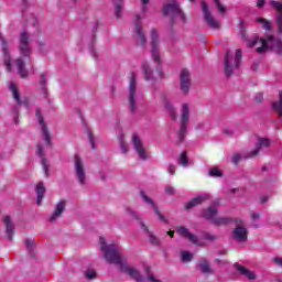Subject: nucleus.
<instances>
[{
	"mask_svg": "<svg viewBox=\"0 0 282 282\" xmlns=\"http://www.w3.org/2000/svg\"><path fill=\"white\" fill-rule=\"evenodd\" d=\"M36 153L39 155V158H41V164H42V169L44 171V175L45 177H50V165L47 164V159L45 158V154L43 153V145L37 144L36 145Z\"/></svg>",
	"mask_w": 282,
	"mask_h": 282,
	"instance_id": "412c9836",
	"label": "nucleus"
},
{
	"mask_svg": "<svg viewBox=\"0 0 282 282\" xmlns=\"http://www.w3.org/2000/svg\"><path fill=\"white\" fill-rule=\"evenodd\" d=\"M260 202H261L262 204H265V202H268V196H262V197L260 198Z\"/></svg>",
	"mask_w": 282,
	"mask_h": 282,
	"instance_id": "680f3d73",
	"label": "nucleus"
},
{
	"mask_svg": "<svg viewBox=\"0 0 282 282\" xmlns=\"http://www.w3.org/2000/svg\"><path fill=\"white\" fill-rule=\"evenodd\" d=\"M258 147L261 149L262 147L268 148L270 147V139L261 138L259 139Z\"/></svg>",
	"mask_w": 282,
	"mask_h": 282,
	"instance_id": "c03bdc74",
	"label": "nucleus"
},
{
	"mask_svg": "<svg viewBox=\"0 0 282 282\" xmlns=\"http://www.w3.org/2000/svg\"><path fill=\"white\" fill-rule=\"evenodd\" d=\"M10 91L13 98L15 99V101L18 102V105H28V102L21 100V95L19 94V87L17 86V84L14 83L10 84Z\"/></svg>",
	"mask_w": 282,
	"mask_h": 282,
	"instance_id": "c85d7f7f",
	"label": "nucleus"
},
{
	"mask_svg": "<svg viewBox=\"0 0 282 282\" xmlns=\"http://www.w3.org/2000/svg\"><path fill=\"white\" fill-rule=\"evenodd\" d=\"M200 239H204L205 241H217V236L208 231H203L200 232Z\"/></svg>",
	"mask_w": 282,
	"mask_h": 282,
	"instance_id": "e433bc0d",
	"label": "nucleus"
},
{
	"mask_svg": "<svg viewBox=\"0 0 282 282\" xmlns=\"http://www.w3.org/2000/svg\"><path fill=\"white\" fill-rule=\"evenodd\" d=\"M202 10H203V17L207 25L212 28L213 30H219V23L215 18L213 17V13H210V9L208 7V3L206 1L200 2Z\"/></svg>",
	"mask_w": 282,
	"mask_h": 282,
	"instance_id": "4468645a",
	"label": "nucleus"
},
{
	"mask_svg": "<svg viewBox=\"0 0 282 282\" xmlns=\"http://www.w3.org/2000/svg\"><path fill=\"white\" fill-rule=\"evenodd\" d=\"M241 48L236 50V56L234 59V65H232V53L230 51H227L225 55V74L228 78L232 76L234 69H238L239 65H241Z\"/></svg>",
	"mask_w": 282,
	"mask_h": 282,
	"instance_id": "0eeeda50",
	"label": "nucleus"
},
{
	"mask_svg": "<svg viewBox=\"0 0 282 282\" xmlns=\"http://www.w3.org/2000/svg\"><path fill=\"white\" fill-rule=\"evenodd\" d=\"M188 120H191V108L188 107V104H183L181 110V127L180 130L176 132V144L178 147L186 142V133H188Z\"/></svg>",
	"mask_w": 282,
	"mask_h": 282,
	"instance_id": "20e7f679",
	"label": "nucleus"
},
{
	"mask_svg": "<svg viewBox=\"0 0 282 282\" xmlns=\"http://www.w3.org/2000/svg\"><path fill=\"white\" fill-rule=\"evenodd\" d=\"M148 280L152 281V282H161L160 280L155 279V276L153 274L149 275Z\"/></svg>",
	"mask_w": 282,
	"mask_h": 282,
	"instance_id": "13d9d810",
	"label": "nucleus"
},
{
	"mask_svg": "<svg viewBox=\"0 0 282 282\" xmlns=\"http://www.w3.org/2000/svg\"><path fill=\"white\" fill-rule=\"evenodd\" d=\"M260 217H261V215L258 214V213H252V214H251V219H252V221H254L256 219H260Z\"/></svg>",
	"mask_w": 282,
	"mask_h": 282,
	"instance_id": "5fc2aeb1",
	"label": "nucleus"
},
{
	"mask_svg": "<svg viewBox=\"0 0 282 282\" xmlns=\"http://www.w3.org/2000/svg\"><path fill=\"white\" fill-rule=\"evenodd\" d=\"M142 70H143L145 80H148V82L153 80V73L151 72V68L149 67V63H147V62L142 63Z\"/></svg>",
	"mask_w": 282,
	"mask_h": 282,
	"instance_id": "2f4dec72",
	"label": "nucleus"
},
{
	"mask_svg": "<svg viewBox=\"0 0 282 282\" xmlns=\"http://www.w3.org/2000/svg\"><path fill=\"white\" fill-rule=\"evenodd\" d=\"M37 206H41V202L45 198V185L43 182H39L35 186Z\"/></svg>",
	"mask_w": 282,
	"mask_h": 282,
	"instance_id": "a878e982",
	"label": "nucleus"
},
{
	"mask_svg": "<svg viewBox=\"0 0 282 282\" xmlns=\"http://www.w3.org/2000/svg\"><path fill=\"white\" fill-rule=\"evenodd\" d=\"M26 250L30 252L31 257H34V250H36V245L34 240L26 239L25 240Z\"/></svg>",
	"mask_w": 282,
	"mask_h": 282,
	"instance_id": "c9c22d12",
	"label": "nucleus"
},
{
	"mask_svg": "<svg viewBox=\"0 0 282 282\" xmlns=\"http://www.w3.org/2000/svg\"><path fill=\"white\" fill-rule=\"evenodd\" d=\"M3 224L6 226V232L9 241H13L14 239V225L12 224V217L6 216L3 219Z\"/></svg>",
	"mask_w": 282,
	"mask_h": 282,
	"instance_id": "5701e85b",
	"label": "nucleus"
},
{
	"mask_svg": "<svg viewBox=\"0 0 282 282\" xmlns=\"http://www.w3.org/2000/svg\"><path fill=\"white\" fill-rule=\"evenodd\" d=\"M254 100H256V102H258V104L263 102V94H262V93H258V94L254 96Z\"/></svg>",
	"mask_w": 282,
	"mask_h": 282,
	"instance_id": "3c124183",
	"label": "nucleus"
},
{
	"mask_svg": "<svg viewBox=\"0 0 282 282\" xmlns=\"http://www.w3.org/2000/svg\"><path fill=\"white\" fill-rule=\"evenodd\" d=\"M140 196L143 199V202H145V204H148L149 206H152V208H153L155 215H158L160 221H163L164 224H166L167 220L164 217V215H162V213L160 212V208H158V205H155V202H153L151 199V197H149L144 191L140 192Z\"/></svg>",
	"mask_w": 282,
	"mask_h": 282,
	"instance_id": "dca6fc26",
	"label": "nucleus"
},
{
	"mask_svg": "<svg viewBox=\"0 0 282 282\" xmlns=\"http://www.w3.org/2000/svg\"><path fill=\"white\" fill-rule=\"evenodd\" d=\"M134 39L137 41V45L143 48L147 47V34L140 24H137L134 28Z\"/></svg>",
	"mask_w": 282,
	"mask_h": 282,
	"instance_id": "6ab92c4d",
	"label": "nucleus"
},
{
	"mask_svg": "<svg viewBox=\"0 0 282 282\" xmlns=\"http://www.w3.org/2000/svg\"><path fill=\"white\" fill-rule=\"evenodd\" d=\"M192 85L191 72L187 68L182 69L180 73L181 94H183V96H188Z\"/></svg>",
	"mask_w": 282,
	"mask_h": 282,
	"instance_id": "9d476101",
	"label": "nucleus"
},
{
	"mask_svg": "<svg viewBox=\"0 0 282 282\" xmlns=\"http://www.w3.org/2000/svg\"><path fill=\"white\" fill-rule=\"evenodd\" d=\"M259 151H261V148L257 145L256 149L249 153L248 158H257V155H259Z\"/></svg>",
	"mask_w": 282,
	"mask_h": 282,
	"instance_id": "09e8293b",
	"label": "nucleus"
},
{
	"mask_svg": "<svg viewBox=\"0 0 282 282\" xmlns=\"http://www.w3.org/2000/svg\"><path fill=\"white\" fill-rule=\"evenodd\" d=\"M256 23H261L263 30H267V32H271L272 31V24L265 18H258V19H256Z\"/></svg>",
	"mask_w": 282,
	"mask_h": 282,
	"instance_id": "72a5a7b5",
	"label": "nucleus"
},
{
	"mask_svg": "<svg viewBox=\"0 0 282 282\" xmlns=\"http://www.w3.org/2000/svg\"><path fill=\"white\" fill-rule=\"evenodd\" d=\"M40 85L43 89V91H47V78H45V74H42L40 79Z\"/></svg>",
	"mask_w": 282,
	"mask_h": 282,
	"instance_id": "a18cd8bd",
	"label": "nucleus"
},
{
	"mask_svg": "<svg viewBox=\"0 0 282 282\" xmlns=\"http://www.w3.org/2000/svg\"><path fill=\"white\" fill-rule=\"evenodd\" d=\"M170 175H175V165H170L167 169Z\"/></svg>",
	"mask_w": 282,
	"mask_h": 282,
	"instance_id": "864d4df0",
	"label": "nucleus"
},
{
	"mask_svg": "<svg viewBox=\"0 0 282 282\" xmlns=\"http://www.w3.org/2000/svg\"><path fill=\"white\" fill-rule=\"evenodd\" d=\"M150 39V45L152 47V56L154 58V63H162V59L160 57V36L158 35V30H151Z\"/></svg>",
	"mask_w": 282,
	"mask_h": 282,
	"instance_id": "9b49d317",
	"label": "nucleus"
},
{
	"mask_svg": "<svg viewBox=\"0 0 282 282\" xmlns=\"http://www.w3.org/2000/svg\"><path fill=\"white\" fill-rule=\"evenodd\" d=\"M165 193H167V195H175V188L167 186L165 187Z\"/></svg>",
	"mask_w": 282,
	"mask_h": 282,
	"instance_id": "603ef678",
	"label": "nucleus"
},
{
	"mask_svg": "<svg viewBox=\"0 0 282 282\" xmlns=\"http://www.w3.org/2000/svg\"><path fill=\"white\" fill-rule=\"evenodd\" d=\"M209 175L210 177H224V173L217 166H214L209 170Z\"/></svg>",
	"mask_w": 282,
	"mask_h": 282,
	"instance_id": "4c0bfd02",
	"label": "nucleus"
},
{
	"mask_svg": "<svg viewBox=\"0 0 282 282\" xmlns=\"http://www.w3.org/2000/svg\"><path fill=\"white\" fill-rule=\"evenodd\" d=\"M206 199H208V196H197L192 198L187 204H185V210H191L192 208L202 206Z\"/></svg>",
	"mask_w": 282,
	"mask_h": 282,
	"instance_id": "b1692460",
	"label": "nucleus"
},
{
	"mask_svg": "<svg viewBox=\"0 0 282 282\" xmlns=\"http://www.w3.org/2000/svg\"><path fill=\"white\" fill-rule=\"evenodd\" d=\"M270 6H272V8H274L278 12L276 14L278 34L282 35V3L280 1L271 0Z\"/></svg>",
	"mask_w": 282,
	"mask_h": 282,
	"instance_id": "aec40b11",
	"label": "nucleus"
},
{
	"mask_svg": "<svg viewBox=\"0 0 282 282\" xmlns=\"http://www.w3.org/2000/svg\"><path fill=\"white\" fill-rule=\"evenodd\" d=\"M99 243L101 246V252H104V257L107 263H113L115 265H119L121 272H124L126 274H129V276H132L135 282H144V275H141L138 269L129 267L126 263V260L120 252V246L115 243L107 245V242H105V238L102 237L99 238Z\"/></svg>",
	"mask_w": 282,
	"mask_h": 282,
	"instance_id": "f257e3e1",
	"label": "nucleus"
},
{
	"mask_svg": "<svg viewBox=\"0 0 282 282\" xmlns=\"http://www.w3.org/2000/svg\"><path fill=\"white\" fill-rule=\"evenodd\" d=\"M131 142L133 144V149L139 155L140 160H149V155L147 154V150L144 149V145L142 144V139L138 133H132Z\"/></svg>",
	"mask_w": 282,
	"mask_h": 282,
	"instance_id": "ddd939ff",
	"label": "nucleus"
},
{
	"mask_svg": "<svg viewBox=\"0 0 282 282\" xmlns=\"http://www.w3.org/2000/svg\"><path fill=\"white\" fill-rule=\"evenodd\" d=\"M236 270L238 272H240V274H242L243 276H246L247 279H249V281H254V279H257V275L254 274V272L246 269V267L236 263Z\"/></svg>",
	"mask_w": 282,
	"mask_h": 282,
	"instance_id": "393cba45",
	"label": "nucleus"
},
{
	"mask_svg": "<svg viewBox=\"0 0 282 282\" xmlns=\"http://www.w3.org/2000/svg\"><path fill=\"white\" fill-rule=\"evenodd\" d=\"M177 232L180 234L181 237H184L185 239H188L194 246H204V243L199 242V239L195 234H192L188 231V228L186 227H178Z\"/></svg>",
	"mask_w": 282,
	"mask_h": 282,
	"instance_id": "a211bd4d",
	"label": "nucleus"
},
{
	"mask_svg": "<svg viewBox=\"0 0 282 282\" xmlns=\"http://www.w3.org/2000/svg\"><path fill=\"white\" fill-rule=\"evenodd\" d=\"M74 171L78 183L85 186L87 184V173L85 172V163L78 154L74 155Z\"/></svg>",
	"mask_w": 282,
	"mask_h": 282,
	"instance_id": "6e6552de",
	"label": "nucleus"
},
{
	"mask_svg": "<svg viewBox=\"0 0 282 282\" xmlns=\"http://www.w3.org/2000/svg\"><path fill=\"white\" fill-rule=\"evenodd\" d=\"M231 162H232V164H235V166H237L239 164V162H241V154L235 153L232 155Z\"/></svg>",
	"mask_w": 282,
	"mask_h": 282,
	"instance_id": "49530a36",
	"label": "nucleus"
},
{
	"mask_svg": "<svg viewBox=\"0 0 282 282\" xmlns=\"http://www.w3.org/2000/svg\"><path fill=\"white\" fill-rule=\"evenodd\" d=\"M151 0H141V2L143 3V6H149Z\"/></svg>",
	"mask_w": 282,
	"mask_h": 282,
	"instance_id": "e2e57ef3",
	"label": "nucleus"
},
{
	"mask_svg": "<svg viewBox=\"0 0 282 282\" xmlns=\"http://www.w3.org/2000/svg\"><path fill=\"white\" fill-rule=\"evenodd\" d=\"M273 261L274 263H276V265H280L282 268V258H274Z\"/></svg>",
	"mask_w": 282,
	"mask_h": 282,
	"instance_id": "6e6d98bb",
	"label": "nucleus"
},
{
	"mask_svg": "<svg viewBox=\"0 0 282 282\" xmlns=\"http://www.w3.org/2000/svg\"><path fill=\"white\" fill-rule=\"evenodd\" d=\"M19 52L20 57L15 59L18 74L21 78H28L30 72L25 68V59L30 63L32 61V46L30 45V33L22 31L19 36Z\"/></svg>",
	"mask_w": 282,
	"mask_h": 282,
	"instance_id": "f03ea898",
	"label": "nucleus"
},
{
	"mask_svg": "<svg viewBox=\"0 0 282 282\" xmlns=\"http://www.w3.org/2000/svg\"><path fill=\"white\" fill-rule=\"evenodd\" d=\"M248 41V47L252 48L254 45H260L256 48V52L258 54H263L268 52V50H272L275 52L278 56H282V40L279 37H274L273 35H267V39H260L256 37L253 40H247Z\"/></svg>",
	"mask_w": 282,
	"mask_h": 282,
	"instance_id": "7ed1b4c3",
	"label": "nucleus"
},
{
	"mask_svg": "<svg viewBox=\"0 0 282 282\" xmlns=\"http://www.w3.org/2000/svg\"><path fill=\"white\" fill-rule=\"evenodd\" d=\"M120 149L122 153H129V148H127V142L124 141V135H121L119 139Z\"/></svg>",
	"mask_w": 282,
	"mask_h": 282,
	"instance_id": "a19ab883",
	"label": "nucleus"
},
{
	"mask_svg": "<svg viewBox=\"0 0 282 282\" xmlns=\"http://www.w3.org/2000/svg\"><path fill=\"white\" fill-rule=\"evenodd\" d=\"M232 239L238 243H246L248 241V229L243 226H238L232 231Z\"/></svg>",
	"mask_w": 282,
	"mask_h": 282,
	"instance_id": "f3484780",
	"label": "nucleus"
},
{
	"mask_svg": "<svg viewBox=\"0 0 282 282\" xmlns=\"http://www.w3.org/2000/svg\"><path fill=\"white\" fill-rule=\"evenodd\" d=\"M35 118L42 129L44 142L46 143V147H50L52 144V134H50V130L47 129V123H45V119L43 118V110L41 108H36Z\"/></svg>",
	"mask_w": 282,
	"mask_h": 282,
	"instance_id": "1a4fd4ad",
	"label": "nucleus"
},
{
	"mask_svg": "<svg viewBox=\"0 0 282 282\" xmlns=\"http://www.w3.org/2000/svg\"><path fill=\"white\" fill-rule=\"evenodd\" d=\"M167 235H169V237H171V239H173V237H175V231L170 230V231H167Z\"/></svg>",
	"mask_w": 282,
	"mask_h": 282,
	"instance_id": "bf43d9fd",
	"label": "nucleus"
},
{
	"mask_svg": "<svg viewBox=\"0 0 282 282\" xmlns=\"http://www.w3.org/2000/svg\"><path fill=\"white\" fill-rule=\"evenodd\" d=\"M137 21H140V19H142L140 15L135 17Z\"/></svg>",
	"mask_w": 282,
	"mask_h": 282,
	"instance_id": "774afa93",
	"label": "nucleus"
},
{
	"mask_svg": "<svg viewBox=\"0 0 282 282\" xmlns=\"http://www.w3.org/2000/svg\"><path fill=\"white\" fill-rule=\"evenodd\" d=\"M86 279H89V281H94L98 276V273H96V270H87L85 272Z\"/></svg>",
	"mask_w": 282,
	"mask_h": 282,
	"instance_id": "79ce46f5",
	"label": "nucleus"
},
{
	"mask_svg": "<svg viewBox=\"0 0 282 282\" xmlns=\"http://www.w3.org/2000/svg\"><path fill=\"white\" fill-rule=\"evenodd\" d=\"M0 41L2 45V56H3V64L7 72H12V56H10V50L8 48V41L6 39H1Z\"/></svg>",
	"mask_w": 282,
	"mask_h": 282,
	"instance_id": "2eb2a0df",
	"label": "nucleus"
},
{
	"mask_svg": "<svg viewBox=\"0 0 282 282\" xmlns=\"http://www.w3.org/2000/svg\"><path fill=\"white\" fill-rule=\"evenodd\" d=\"M214 226H228V224H232V218L228 217H218L213 221Z\"/></svg>",
	"mask_w": 282,
	"mask_h": 282,
	"instance_id": "473e14b6",
	"label": "nucleus"
},
{
	"mask_svg": "<svg viewBox=\"0 0 282 282\" xmlns=\"http://www.w3.org/2000/svg\"><path fill=\"white\" fill-rule=\"evenodd\" d=\"M66 206H67V203L65 200H59L56 204L55 210H54L53 215L50 217L48 221H51V224H54V221H56L58 219V217H61V215H63V213H65Z\"/></svg>",
	"mask_w": 282,
	"mask_h": 282,
	"instance_id": "4be33fe9",
	"label": "nucleus"
},
{
	"mask_svg": "<svg viewBox=\"0 0 282 282\" xmlns=\"http://www.w3.org/2000/svg\"><path fill=\"white\" fill-rule=\"evenodd\" d=\"M241 36H242V39H247L246 37V32H241Z\"/></svg>",
	"mask_w": 282,
	"mask_h": 282,
	"instance_id": "338daca9",
	"label": "nucleus"
},
{
	"mask_svg": "<svg viewBox=\"0 0 282 282\" xmlns=\"http://www.w3.org/2000/svg\"><path fill=\"white\" fill-rule=\"evenodd\" d=\"M181 166H188V154L183 152L178 159Z\"/></svg>",
	"mask_w": 282,
	"mask_h": 282,
	"instance_id": "58836bf2",
	"label": "nucleus"
},
{
	"mask_svg": "<svg viewBox=\"0 0 282 282\" xmlns=\"http://www.w3.org/2000/svg\"><path fill=\"white\" fill-rule=\"evenodd\" d=\"M272 109L282 118V90L279 93V100L272 104Z\"/></svg>",
	"mask_w": 282,
	"mask_h": 282,
	"instance_id": "7c9ffc66",
	"label": "nucleus"
},
{
	"mask_svg": "<svg viewBox=\"0 0 282 282\" xmlns=\"http://www.w3.org/2000/svg\"><path fill=\"white\" fill-rule=\"evenodd\" d=\"M141 10H142V12H147V6H143V7L141 8Z\"/></svg>",
	"mask_w": 282,
	"mask_h": 282,
	"instance_id": "69168bd1",
	"label": "nucleus"
},
{
	"mask_svg": "<svg viewBox=\"0 0 282 282\" xmlns=\"http://www.w3.org/2000/svg\"><path fill=\"white\" fill-rule=\"evenodd\" d=\"M115 6V17L117 20L122 19V8L124 6V0H112Z\"/></svg>",
	"mask_w": 282,
	"mask_h": 282,
	"instance_id": "c756f323",
	"label": "nucleus"
},
{
	"mask_svg": "<svg viewBox=\"0 0 282 282\" xmlns=\"http://www.w3.org/2000/svg\"><path fill=\"white\" fill-rule=\"evenodd\" d=\"M193 259V254L188 251L182 252V261H191Z\"/></svg>",
	"mask_w": 282,
	"mask_h": 282,
	"instance_id": "de8ad7c7",
	"label": "nucleus"
},
{
	"mask_svg": "<svg viewBox=\"0 0 282 282\" xmlns=\"http://www.w3.org/2000/svg\"><path fill=\"white\" fill-rule=\"evenodd\" d=\"M164 100V109L167 111V113L171 116L172 120H177V111H175V107L165 97Z\"/></svg>",
	"mask_w": 282,
	"mask_h": 282,
	"instance_id": "cd10ccee",
	"label": "nucleus"
},
{
	"mask_svg": "<svg viewBox=\"0 0 282 282\" xmlns=\"http://www.w3.org/2000/svg\"><path fill=\"white\" fill-rule=\"evenodd\" d=\"M217 208L209 206L205 210H203L204 219H208L209 221H214L217 218Z\"/></svg>",
	"mask_w": 282,
	"mask_h": 282,
	"instance_id": "bb28decb",
	"label": "nucleus"
},
{
	"mask_svg": "<svg viewBox=\"0 0 282 282\" xmlns=\"http://www.w3.org/2000/svg\"><path fill=\"white\" fill-rule=\"evenodd\" d=\"M100 180H101L102 182H105V180H107V175L101 174Z\"/></svg>",
	"mask_w": 282,
	"mask_h": 282,
	"instance_id": "0e129e2a",
	"label": "nucleus"
},
{
	"mask_svg": "<svg viewBox=\"0 0 282 282\" xmlns=\"http://www.w3.org/2000/svg\"><path fill=\"white\" fill-rule=\"evenodd\" d=\"M214 3L216 6V8L218 9V11L220 12V14H226V7H224V4H221V0H214Z\"/></svg>",
	"mask_w": 282,
	"mask_h": 282,
	"instance_id": "37998d69",
	"label": "nucleus"
},
{
	"mask_svg": "<svg viewBox=\"0 0 282 282\" xmlns=\"http://www.w3.org/2000/svg\"><path fill=\"white\" fill-rule=\"evenodd\" d=\"M199 267L203 274H213V269H210V264L208 263V260H202Z\"/></svg>",
	"mask_w": 282,
	"mask_h": 282,
	"instance_id": "f704fd0d",
	"label": "nucleus"
},
{
	"mask_svg": "<svg viewBox=\"0 0 282 282\" xmlns=\"http://www.w3.org/2000/svg\"><path fill=\"white\" fill-rule=\"evenodd\" d=\"M86 133H87L88 140H89V142H90V144H91V149H93V150H96V141H95V139H94V132H91L90 129H87V130H86Z\"/></svg>",
	"mask_w": 282,
	"mask_h": 282,
	"instance_id": "ea45409f",
	"label": "nucleus"
},
{
	"mask_svg": "<svg viewBox=\"0 0 282 282\" xmlns=\"http://www.w3.org/2000/svg\"><path fill=\"white\" fill-rule=\"evenodd\" d=\"M231 224H236V226L238 228V226H243V224H246V221H243L242 219H238V218H231Z\"/></svg>",
	"mask_w": 282,
	"mask_h": 282,
	"instance_id": "8fccbe9b",
	"label": "nucleus"
},
{
	"mask_svg": "<svg viewBox=\"0 0 282 282\" xmlns=\"http://www.w3.org/2000/svg\"><path fill=\"white\" fill-rule=\"evenodd\" d=\"M127 107L130 113L138 111V77L135 73H131L128 86V104Z\"/></svg>",
	"mask_w": 282,
	"mask_h": 282,
	"instance_id": "39448f33",
	"label": "nucleus"
},
{
	"mask_svg": "<svg viewBox=\"0 0 282 282\" xmlns=\"http://www.w3.org/2000/svg\"><path fill=\"white\" fill-rule=\"evenodd\" d=\"M224 133H225L226 135H232V131H230V129L224 130Z\"/></svg>",
	"mask_w": 282,
	"mask_h": 282,
	"instance_id": "052dcab7",
	"label": "nucleus"
},
{
	"mask_svg": "<svg viewBox=\"0 0 282 282\" xmlns=\"http://www.w3.org/2000/svg\"><path fill=\"white\" fill-rule=\"evenodd\" d=\"M130 215H131V217H133V219H135L138 221V224L141 227V230L147 232V235L150 239V243H152V246H160V238H158V236H155L153 232H151V230H149V227H147V225L144 224V221H142L140 216H138V214H135V212H133V210L130 212Z\"/></svg>",
	"mask_w": 282,
	"mask_h": 282,
	"instance_id": "f8f14e48",
	"label": "nucleus"
},
{
	"mask_svg": "<svg viewBox=\"0 0 282 282\" xmlns=\"http://www.w3.org/2000/svg\"><path fill=\"white\" fill-rule=\"evenodd\" d=\"M162 12L163 17H169L170 14L172 15V25H175V17H178L183 23H186V14H184V11H182V8L180 7V3H177V0L167 1L163 6Z\"/></svg>",
	"mask_w": 282,
	"mask_h": 282,
	"instance_id": "423d86ee",
	"label": "nucleus"
},
{
	"mask_svg": "<svg viewBox=\"0 0 282 282\" xmlns=\"http://www.w3.org/2000/svg\"><path fill=\"white\" fill-rule=\"evenodd\" d=\"M265 6V0H258L257 8H263Z\"/></svg>",
	"mask_w": 282,
	"mask_h": 282,
	"instance_id": "4d7b16f0",
	"label": "nucleus"
}]
</instances>
